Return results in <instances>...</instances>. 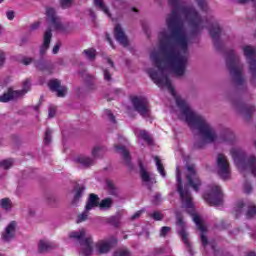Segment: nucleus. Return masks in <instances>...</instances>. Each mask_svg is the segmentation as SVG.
Here are the masks:
<instances>
[{
  "mask_svg": "<svg viewBox=\"0 0 256 256\" xmlns=\"http://www.w3.org/2000/svg\"><path fill=\"white\" fill-rule=\"evenodd\" d=\"M168 4L173 8L171 14L166 19L170 34H168L167 31L160 32V52L154 51L150 54V59L159 72L153 68H149L147 73L155 85L166 87L169 93L175 97V88L169 76L165 74V69H167V65H169L176 77H183L187 69V56L181 55V53L175 49V45L181 47L184 53H187L188 49L187 34H185V30H183V20H181L179 13L184 15L189 27H191V35L201 33L207 25H205L203 18H201V15L195 7L181 6L179 5V0H168Z\"/></svg>",
  "mask_w": 256,
  "mask_h": 256,
  "instance_id": "obj_1",
  "label": "nucleus"
},
{
  "mask_svg": "<svg viewBox=\"0 0 256 256\" xmlns=\"http://www.w3.org/2000/svg\"><path fill=\"white\" fill-rule=\"evenodd\" d=\"M176 105L184 115L189 127L197 129L199 135L204 140L203 142H196L194 144V149H203L205 143H215V141H217V133L215 132V129L211 127V124L208 123L205 118L191 110L183 98L176 97Z\"/></svg>",
  "mask_w": 256,
  "mask_h": 256,
  "instance_id": "obj_2",
  "label": "nucleus"
},
{
  "mask_svg": "<svg viewBox=\"0 0 256 256\" xmlns=\"http://www.w3.org/2000/svg\"><path fill=\"white\" fill-rule=\"evenodd\" d=\"M226 67L236 85H243L245 83L243 79V65H241L239 56L235 54L234 50H228L226 53Z\"/></svg>",
  "mask_w": 256,
  "mask_h": 256,
  "instance_id": "obj_3",
  "label": "nucleus"
},
{
  "mask_svg": "<svg viewBox=\"0 0 256 256\" xmlns=\"http://www.w3.org/2000/svg\"><path fill=\"white\" fill-rule=\"evenodd\" d=\"M232 158L239 169L245 171L249 169L254 177H256V157L249 156L241 148H233L231 150Z\"/></svg>",
  "mask_w": 256,
  "mask_h": 256,
  "instance_id": "obj_4",
  "label": "nucleus"
},
{
  "mask_svg": "<svg viewBox=\"0 0 256 256\" xmlns=\"http://www.w3.org/2000/svg\"><path fill=\"white\" fill-rule=\"evenodd\" d=\"M69 237L70 239L80 241V245L82 246L80 249V255L91 256L93 254V237L85 238V229L73 231L69 234Z\"/></svg>",
  "mask_w": 256,
  "mask_h": 256,
  "instance_id": "obj_5",
  "label": "nucleus"
},
{
  "mask_svg": "<svg viewBox=\"0 0 256 256\" xmlns=\"http://www.w3.org/2000/svg\"><path fill=\"white\" fill-rule=\"evenodd\" d=\"M210 193L203 195L204 201L210 205V207H219L223 205V192L221 191V186L212 185L210 186Z\"/></svg>",
  "mask_w": 256,
  "mask_h": 256,
  "instance_id": "obj_6",
  "label": "nucleus"
},
{
  "mask_svg": "<svg viewBox=\"0 0 256 256\" xmlns=\"http://www.w3.org/2000/svg\"><path fill=\"white\" fill-rule=\"evenodd\" d=\"M177 191L180 195V199L182 205L186 209H193V196H191V191L188 189H183V179L181 178V174H177Z\"/></svg>",
  "mask_w": 256,
  "mask_h": 256,
  "instance_id": "obj_7",
  "label": "nucleus"
},
{
  "mask_svg": "<svg viewBox=\"0 0 256 256\" xmlns=\"http://www.w3.org/2000/svg\"><path fill=\"white\" fill-rule=\"evenodd\" d=\"M132 105L141 115V117H151V108H149V100L143 96H134L131 98Z\"/></svg>",
  "mask_w": 256,
  "mask_h": 256,
  "instance_id": "obj_8",
  "label": "nucleus"
},
{
  "mask_svg": "<svg viewBox=\"0 0 256 256\" xmlns=\"http://www.w3.org/2000/svg\"><path fill=\"white\" fill-rule=\"evenodd\" d=\"M218 175L221 179L226 181L231 177V170L229 169V160L223 154H218L217 157Z\"/></svg>",
  "mask_w": 256,
  "mask_h": 256,
  "instance_id": "obj_9",
  "label": "nucleus"
},
{
  "mask_svg": "<svg viewBox=\"0 0 256 256\" xmlns=\"http://www.w3.org/2000/svg\"><path fill=\"white\" fill-rule=\"evenodd\" d=\"M176 224L181 227V230L178 231L179 237L183 241L184 245L187 247L188 251L191 252V242H189V233L185 230V222L183 221V215L181 213H176Z\"/></svg>",
  "mask_w": 256,
  "mask_h": 256,
  "instance_id": "obj_10",
  "label": "nucleus"
},
{
  "mask_svg": "<svg viewBox=\"0 0 256 256\" xmlns=\"http://www.w3.org/2000/svg\"><path fill=\"white\" fill-rule=\"evenodd\" d=\"M221 27L219 26V23L212 22L211 27L209 28V34L211 36V39L214 43V47L220 51V49H223V44H221Z\"/></svg>",
  "mask_w": 256,
  "mask_h": 256,
  "instance_id": "obj_11",
  "label": "nucleus"
},
{
  "mask_svg": "<svg viewBox=\"0 0 256 256\" xmlns=\"http://www.w3.org/2000/svg\"><path fill=\"white\" fill-rule=\"evenodd\" d=\"M244 57L249 63V69L252 75H256V48L253 46L243 47Z\"/></svg>",
  "mask_w": 256,
  "mask_h": 256,
  "instance_id": "obj_12",
  "label": "nucleus"
},
{
  "mask_svg": "<svg viewBox=\"0 0 256 256\" xmlns=\"http://www.w3.org/2000/svg\"><path fill=\"white\" fill-rule=\"evenodd\" d=\"M118 240L116 237L111 236L107 240H100L96 243V249L100 255H105V253H109L115 245H117Z\"/></svg>",
  "mask_w": 256,
  "mask_h": 256,
  "instance_id": "obj_13",
  "label": "nucleus"
},
{
  "mask_svg": "<svg viewBox=\"0 0 256 256\" xmlns=\"http://www.w3.org/2000/svg\"><path fill=\"white\" fill-rule=\"evenodd\" d=\"M46 16L50 25H52L55 31H65V26H63V23H61V18L57 16L55 8H47Z\"/></svg>",
  "mask_w": 256,
  "mask_h": 256,
  "instance_id": "obj_14",
  "label": "nucleus"
},
{
  "mask_svg": "<svg viewBox=\"0 0 256 256\" xmlns=\"http://www.w3.org/2000/svg\"><path fill=\"white\" fill-rule=\"evenodd\" d=\"M189 174L186 176L187 183L189 187H192L196 193L199 191V187H201V179L197 175L195 171V167L193 165L187 167Z\"/></svg>",
  "mask_w": 256,
  "mask_h": 256,
  "instance_id": "obj_15",
  "label": "nucleus"
},
{
  "mask_svg": "<svg viewBox=\"0 0 256 256\" xmlns=\"http://www.w3.org/2000/svg\"><path fill=\"white\" fill-rule=\"evenodd\" d=\"M48 87L53 93H57V97H65L67 93V86H61L59 79H52L48 82Z\"/></svg>",
  "mask_w": 256,
  "mask_h": 256,
  "instance_id": "obj_16",
  "label": "nucleus"
},
{
  "mask_svg": "<svg viewBox=\"0 0 256 256\" xmlns=\"http://www.w3.org/2000/svg\"><path fill=\"white\" fill-rule=\"evenodd\" d=\"M17 231V222L12 221L10 222L5 231L2 233V241L9 243V241H13L15 239V233Z\"/></svg>",
  "mask_w": 256,
  "mask_h": 256,
  "instance_id": "obj_17",
  "label": "nucleus"
},
{
  "mask_svg": "<svg viewBox=\"0 0 256 256\" xmlns=\"http://www.w3.org/2000/svg\"><path fill=\"white\" fill-rule=\"evenodd\" d=\"M114 37L120 45H123V47L129 46V39L127 38V35L125 34V31H123V28L121 27V24H116L114 28Z\"/></svg>",
  "mask_w": 256,
  "mask_h": 256,
  "instance_id": "obj_18",
  "label": "nucleus"
},
{
  "mask_svg": "<svg viewBox=\"0 0 256 256\" xmlns=\"http://www.w3.org/2000/svg\"><path fill=\"white\" fill-rule=\"evenodd\" d=\"M23 95H25V91H15L9 88L7 92L0 96V103H9V101L23 97Z\"/></svg>",
  "mask_w": 256,
  "mask_h": 256,
  "instance_id": "obj_19",
  "label": "nucleus"
},
{
  "mask_svg": "<svg viewBox=\"0 0 256 256\" xmlns=\"http://www.w3.org/2000/svg\"><path fill=\"white\" fill-rule=\"evenodd\" d=\"M53 249H57V244L53 242L40 240L38 243V253H49V251H53Z\"/></svg>",
  "mask_w": 256,
  "mask_h": 256,
  "instance_id": "obj_20",
  "label": "nucleus"
},
{
  "mask_svg": "<svg viewBox=\"0 0 256 256\" xmlns=\"http://www.w3.org/2000/svg\"><path fill=\"white\" fill-rule=\"evenodd\" d=\"M53 37V33L51 32V29H48L45 33H44V40H43V44L40 48V55L43 57V55H45V53H47V50L49 49V46L51 45V39Z\"/></svg>",
  "mask_w": 256,
  "mask_h": 256,
  "instance_id": "obj_21",
  "label": "nucleus"
},
{
  "mask_svg": "<svg viewBox=\"0 0 256 256\" xmlns=\"http://www.w3.org/2000/svg\"><path fill=\"white\" fill-rule=\"evenodd\" d=\"M80 75L84 79L85 85L89 91H95V89H97V86H95V76L85 72L80 73Z\"/></svg>",
  "mask_w": 256,
  "mask_h": 256,
  "instance_id": "obj_22",
  "label": "nucleus"
},
{
  "mask_svg": "<svg viewBox=\"0 0 256 256\" xmlns=\"http://www.w3.org/2000/svg\"><path fill=\"white\" fill-rule=\"evenodd\" d=\"M94 207H99V196L97 194L91 193L89 195V199L86 203L85 209L86 211H91Z\"/></svg>",
  "mask_w": 256,
  "mask_h": 256,
  "instance_id": "obj_23",
  "label": "nucleus"
},
{
  "mask_svg": "<svg viewBox=\"0 0 256 256\" xmlns=\"http://www.w3.org/2000/svg\"><path fill=\"white\" fill-rule=\"evenodd\" d=\"M76 163L82 165V167H91L95 165V160L89 156H78L75 158Z\"/></svg>",
  "mask_w": 256,
  "mask_h": 256,
  "instance_id": "obj_24",
  "label": "nucleus"
},
{
  "mask_svg": "<svg viewBox=\"0 0 256 256\" xmlns=\"http://www.w3.org/2000/svg\"><path fill=\"white\" fill-rule=\"evenodd\" d=\"M74 198L72 200V205H77L79 203V199H81L83 197V193L85 192V186H79V184H77L74 187Z\"/></svg>",
  "mask_w": 256,
  "mask_h": 256,
  "instance_id": "obj_25",
  "label": "nucleus"
},
{
  "mask_svg": "<svg viewBox=\"0 0 256 256\" xmlns=\"http://www.w3.org/2000/svg\"><path fill=\"white\" fill-rule=\"evenodd\" d=\"M139 169H140V178L142 179L143 183H149L151 182V175L145 169V166H143V162H139Z\"/></svg>",
  "mask_w": 256,
  "mask_h": 256,
  "instance_id": "obj_26",
  "label": "nucleus"
},
{
  "mask_svg": "<svg viewBox=\"0 0 256 256\" xmlns=\"http://www.w3.org/2000/svg\"><path fill=\"white\" fill-rule=\"evenodd\" d=\"M94 5L99 11H102L108 17H111V12L103 0H94Z\"/></svg>",
  "mask_w": 256,
  "mask_h": 256,
  "instance_id": "obj_27",
  "label": "nucleus"
},
{
  "mask_svg": "<svg viewBox=\"0 0 256 256\" xmlns=\"http://www.w3.org/2000/svg\"><path fill=\"white\" fill-rule=\"evenodd\" d=\"M114 148H115V151H117V153H121L124 161H127V162L131 161V154H129L128 150L125 149V146L115 145Z\"/></svg>",
  "mask_w": 256,
  "mask_h": 256,
  "instance_id": "obj_28",
  "label": "nucleus"
},
{
  "mask_svg": "<svg viewBox=\"0 0 256 256\" xmlns=\"http://www.w3.org/2000/svg\"><path fill=\"white\" fill-rule=\"evenodd\" d=\"M192 215H193V221L196 224V227H198L199 231H201V233H206L207 228L203 224V220H201V216H199L198 214H192Z\"/></svg>",
  "mask_w": 256,
  "mask_h": 256,
  "instance_id": "obj_29",
  "label": "nucleus"
},
{
  "mask_svg": "<svg viewBox=\"0 0 256 256\" xmlns=\"http://www.w3.org/2000/svg\"><path fill=\"white\" fill-rule=\"evenodd\" d=\"M255 111L256 108L254 105H246L243 107V114L248 121L251 120V117H253V113H255Z\"/></svg>",
  "mask_w": 256,
  "mask_h": 256,
  "instance_id": "obj_30",
  "label": "nucleus"
},
{
  "mask_svg": "<svg viewBox=\"0 0 256 256\" xmlns=\"http://www.w3.org/2000/svg\"><path fill=\"white\" fill-rule=\"evenodd\" d=\"M83 53L90 61H93L97 57V50L94 48L86 49L83 51Z\"/></svg>",
  "mask_w": 256,
  "mask_h": 256,
  "instance_id": "obj_31",
  "label": "nucleus"
},
{
  "mask_svg": "<svg viewBox=\"0 0 256 256\" xmlns=\"http://www.w3.org/2000/svg\"><path fill=\"white\" fill-rule=\"evenodd\" d=\"M106 187L110 193V195H117V187L115 186V183H113V180H106Z\"/></svg>",
  "mask_w": 256,
  "mask_h": 256,
  "instance_id": "obj_32",
  "label": "nucleus"
},
{
  "mask_svg": "<svg viewBox=\"0 0 256 256\" xmlns=\"http://www.w3.org/2000/svg\"><path fill=\"white\" fill-rule=\"evenodd\" d=\"M112 205H113V199L106 198L101 200L98 206H100V209H111Z\"/></svg>",
  "mask_w": 256,
  "mask_h": 256,
  "instance_id": "obj_33",
  "label": "nucleus"
},
{
  "mask_svg": "<svg viewBox=\"0 0 256 256\" xmlns=\"http://www.w3.org/2000/svg\"><path fill=\"white\" fill-rule=\"evenodd\" d=\"M0 206L4 209V211H9L11 207H13V204L11 203V199L3 198L0 201Z\"/></svg>",
  "mask_w": 256,
  "mask_h": 256,
  "instance_id": "obj_34",
  "label": "nucleus"
},
{
  "mask_svg": "<svg viewBox=\"0 0 256 256\" xmlns=\"http://www.w3.org/2000/svg\"><path fill=\"white\" fill-rule=\"evenodd\" d=\"M155 161H156V166H157V170L160 173L161 176L165 177L166 173H165V167L163 166V163H161V159L159 158V156H155Z\"/></svg>",
  "mask_w": 256,
  "mask_h": 256,
  "instance_id": "obj_35",
  "label": "nucleus"
},
{
  "mask_svg": "<svg viewBox=\"0 0 256 256\" xmlns=\"http://www.w3.org/2000/svg\"><path fill=\"white\" fill-rule=\"evenodd\" d=\"M107 223L112 227L118 228L121 225V219L118 216H112L107 219Z\"/></svg>",
  "mask_w": 256,
  "mask_h": 256,
  "instance_id": "obj_36",
  "label": "nucleus"
},
{
  "mask_svg": "<svg viewBox=\"0 0 256 256\" xmlns=\"http://www.w3.org/2000/svg\"><path fill=\"white\" fill-rule=\"evenodd\" d=\"M103 153H105V147L96 146L92 150V156L95 158L101 157V155H103Z\"/></svg>",
  "mask_w": 256,
  "mask_h": 256,
  "instance_id": "obj_37",
  "label": "nucleus"
},
{
  "mask_svg": "<svg viewBox=\"0 0 256 256\" xmlns=\"http://www.w3.org/2000/svg\"><path fill=\"white\" fill-rule=\"evenodd\" d=\"M0 167L6 170L11 169L13 167V159H6V160L0 161Z\"/></svg>",
  "mask_w": 256,
  "mask_h": 256,
  "instance_id": "obj_38",
  "label": "nucleus"
},
{
  "mask_svg": "<svg viewBox=\"0 0 256 256\" xmlns=\"http://www.w3.org/2000/svg\"><path fill=\"white\" fill-rule=\"evenodd\" d=\"M35 67L40 69V71H45L47 69V64H45V61L43 59L34 61Z\"/></svg>",
  "mask_w": 256,
  "mask_h": 256,
  "instance_id": "obj_39",
  "label": "nucleus"
},
{
  "mask_svg": "<svg viewBox=\"0 0 256 256\" xmlns=\"http://www.w3.org/2000/svg\"><path fill=\"white\" fill-rule=\"evenodd\" d=\"M89 217V211L85 209V211L78 215L76 223H83V221H87V218Z\"/></svg>",
  "mask_w": 256,
  "mask_h": 256,
  "instance_id": "obj_40",
  "label": "nucleus"
},
{
  "mask_svg": "<svg viewBox=\"0 0 256 256\" xmlns=\"http://www.w3.org/2000/svg\"><path fill=\"white\" fill-rule=\"evenodd\" d=\"M140 137L146 141V143H153V139H151V136H149V133H147L145 130L140 131Z\"/></svg>",
  "mask_w": 256,
  "mask_h": 256,
  "instance_id": "obj_41",
  "label": "nucleus"
},
{
  "mask_svg": "<svg viewBox=\"0 0 256 256\" xmlns=\"http://www.w3.org/2000/svg\"><path fill=\"white\" fill-rule=\"evenodd\" d=\"M256 215V206H249L248 211L246 212L247 219H251Z\"/></svg>",
  "mask_w": 256,
  "mask_h": 256,
  "instance_id": "obj_42",
  "label": "nucleus"
},
{
  "mask_svg": "<svg viewBox=\"0 0 256 256\" xmlns=\"http://www.w3.org/2000/svg\"><path fill=\"white\" fill-rule=\"evenodd\" d=\"M51 143V129H46L44 134V144L49 145Z\"/></svg>",
  "mask_w": 256,
  "mask_h": 256,
  "instance_id": "obj_43",
  "label": "nucleus"
},
{
  "mask_svg": "<svg viewBox=\"0 0 256 256\" xmlns=\"http://www.w3.org/2000/svg\"><path fill=\"white\" fill-rule=\"evenodd\" d=\"M150 217H152L154 221H163V214L159 211H155L154 213L150 214Z\"/></svg>",
  "mask_w": 256,
  "mask_h": 256,
  "instance_id": "obj_44",
  "label": "nucleus"
},
{
  "mask_svg": "<svg viewBox=\"0 0 256 256\" xmlns=\"http://www.w3.org/2000/svg\"><path fill=\"white\" fill-rule=\"evenodd\" d=\"M199 9H201L202 11H207L208 7H207V1L205 0H195Z\"/></svg>",
  "mask_w": 256,
  "mask_h": 256,
  "instance_id": "obj_45",
  "label": "nucleus"
},
{
  "mask_svg": "<svg viewBox=\"0 0 256 256\" xmlns=\"http://www.w3.org/2000/svg\"><path fill=\"white\" fill-rule=\"evenodd\" d=\"M73 4V0H60V5L62 9H69Z\"/></svg>",
  "mask_w": 256,
  "mask_h": 256,
  "instance_id": "obj_46",
  "label": "nucleus"
},
{
  "mask_svg": "<svg viewBox=\"0 0 256 256\" xmlns=\"http://www.w3.org/2000/svg\"><path fill=\"white\" fill-rule=\"evenodd\" d=\"M253 191V186H251V183L249 181L244 182V193L249 195Z\"/></svg>",
  "mask_w": 256,
  "mask_h": 256,
  "instance_id": "obj_47",
  "label": "nucleus"
},
{
  "mask_svg": "<svg viewBox=\"0 0 256 256\" xmlns=\"http://www.w3.org/2000/svg\"><path fill=\"white\" fill-rule=\"evenodd\" d=\"M200 241L202 243L203 247H206L209 245V239L207 238V236L205 235V232H202L200 235Z\"/></svg>",
  "mask_w": 256,
  "mask_h": 256,
  "instance_id": "obj_48",
  "label": "nucleus"
},
{
  "mask_svg": "<svg viewBox=\"0 0 256 256\" xmlns=\"http://www.w3.org/2000/svg\"><path fill=\"white\" fill-rule=\"evenodd\" d=\"M171 231V227L169 226H163L160 231V237H167V233Z\"/></svg>",
  "mask_w": 256,
  "mask_h": 256,
  "instance_id": "obj_49",
  "label": "nucleus"
},
{
  "mask_svg": "<svg viewBox=\"0 0 256 256\" xmlns=\"http://www.w3.org/2000/svg\"><path fill=\"white\" fill-rule=\"evenodd\" d=\"M22 65H31V63H35V60L31 57H24L21 60Z\"/></svg>",
  "mask_w": 256,
  "mask_h": 256,
  "instance_id": "obj_50",
  "label": "nucleus"
},
{
  "mask_svg": "<svg viewBox=\"0 0 256 256\" xmlns=\"http://www.w3.org/2000/svg\"><path fill=\"white\" fill-rule=\"evenodd\" d=\"M105 113L111 123H117V120H115V115H113V112H111V110H105Z\"/></svg>",
  "mask_w": 256,
  "mask_h": 256,
  "instance_id": "obj_51",
  "label": "nucleus"
},
{
  "mask_svg": "<svg viewBox=\"0 0 256 256\" xmlns=\"http://www.w3.org/2000/svg\"><path fill=\"white\" fill-rule=\"evenodd\" d=\"M30 87H31V82L29 80H26L23 83V89L18 90V91H25V93H27L29 91ZM25 93H24V95H25Z\"/></svg>",
  "mask_w": 256,
  "mask_h": 256,
  "instance_id": "obj_52",
  "label": "nucleus"
},
{
  "mask_svg": "<svg viewBox=\"0 0 256 256\" xmlns=\"http://www.w3.org/2000/svg\"><path fill=\"white\" fill-rule=\"evenodd\" d=\"M56 113H57V109H55V107H50L48 110V117H50V119H53Z\"/></svg>",
  "mask_w": 256,
  "mask_h": 256,
  "instance_id": "obj_53",
  "label": "nucleus"
},
{
  "mask_svg": "<svg viewBox=\"0 0 256 256\" xmlns=\"http://www.w3.org/2000/svg\"><path fill=\"white\" fill-rule=\"evenodd\" d=\"M59 49H61V41H58L57 43H56V45L53 47V49H52V53L54 54V55H57V53H59Z\"/></svg>",
  "mask_w": 256,
  "mask_h": 256,
  "instance_id": "obj_54",
  "label": "nucleus"
},
{
  "mask_svg": "<svg viewBox=\"0 0 256 256\" xmlns=\"http://www.w3.org/2000/svg\"><path fill=\"white\" fill-rule=\"evenodd\" d=\"M129 250H120L119 252H116L114 256H130Z\"/></svg>",
  "mask_w": 256,
  "mask_h": 256,
  "instance_id": "obj_55",
  "label": "nucleus"
},
{
  "mask_svg": "<svg viewBox=\"0 0 256 256\" xmlns=\"http://www.w3.org/2000/svg\"><path fill=\"white\" fill-rule=\"evenodd\" d=\"M6 17L9 21H13L15 19V12L13 10L8 11Z\"/></svg>",
  "mask_w": 256,
  "mask_h": 256,
  "instance_id": "obj_56",
  "label": "nucleus"
},
{
  "mask_svg": "<svg viewBox=\"0 0 256 256\" xmlns=\"http://www.w3.org/2000/svg\"><path fill=\"white\" fill-rule=\"evenodd\" d=\"M152 203H154V205H159V203H161V194H156L152 200Z\"/></svg>",
  "mask_w": 256,
  "mask_h": 256,
  "instance_id": "obj_57",
  "label": "nucleus"
},
{
  "mask_svg": "<svg viewBox=\"0 0 256 256\" xmlns=\"http://www.w3.org/2000/svg\"><path fill=\"white\" fill-rule=\"evenodd\" d=\"M3 65H5V52L0 50V67H3Z\"/></svg>",
  "mask_w": 256,
  "mask_h": 256,
  "instance_id": "obj_58",
  "label": "nucleus"
},
{
  "mask_svg": "<svg viewBox=\"0 0 256 256\" xmlns=\"http://www.w3.org/2000/svg\"><path fill=\"white\" fill-rule=\"evenodd\" d=\"M104 79H105V81H111V79H112L111 72H109V70H107V69L104 70Z\"/></svg>",
  "mask_w": 256,
  "mask_h": 256,
  "instance_id": "obj_59",
  "label": "nucleus"
},
{
  "mask_svg": "<svg viewBox=\"0 0 256 256\" xmlns=\"http://www.w3.org/2000/svg\"><path fill=\"white\" fill-rule=\"evenodd\" d=\"M141 213H143V211L141 210L137 211L134 215L131 216V221H135V219H139L141 217Z\"/></svg>",
  "mask_w": 256,
  "mask_h": 256,
  "instance_id": "obj_60",
  "label": "nucleus"
},
{
  "mask_svg": "<svg viewBox=\"0 0 256 256\" xmlns=\"http://www.w3.org/2000/svg\"><path fill=\"white\" fill-rule=\"evenodd\" d=\"M243 207H245V203H243V202H238V204H237V210H236V215H239V213H241V209H243Z\"/></svg>",
  "mask_w": 256,
  "mask_h": 256,
  "instance_id": "obj_61",
  "label": "nucleus"
},
{
  "mask_svg": "<svg viewBox=\"0 0 256 256\" xmlns=\"http://www.w3.org/2000/svg\"><path fill=\"white\" fill-rule=\"evenodd\" d=\"M240 5H245V3H249V1H252V3H256V0H237Z\"/></svg>",
  "mask_w": 256,
  "mask_h": 256,
  "instance_id": "obj_62",
  "label": "nucleus"
},
{
  "mask_svg": "<svg viewBox=\"0 0 256 256\" xmlns=\"http://www.w3.org/2000/svg\"><path fill=\"white\" fill-rule=\"evenodd\" d=\"M106 39L108 43L111 45V47L115 49V46H113V40H111V36H109V34H106Z\"/></svg>",
  "mask_w": 256,
  "mask_h": 256,
  "instance_id": "obj_63",
  "label": "nucleus"
},
{
  "mask_svg": "<svg viewBox=\"0 0 256 256\" xmlns=\"http://www.w3.org/2000/svg\"><path fill=\"white\" fill-rule=\"evenodd\" d=\"M32 31H35V29H39V22H35L34 24L31 25Z\"/></svg>",
  "mask_w": 256,
  "mask_h": 256,
  "instance_id": "obj_64",
  "label": "nucleus"
}]
</instances>
